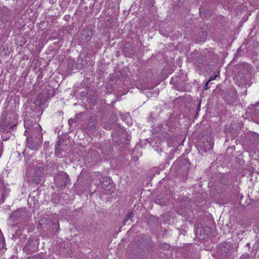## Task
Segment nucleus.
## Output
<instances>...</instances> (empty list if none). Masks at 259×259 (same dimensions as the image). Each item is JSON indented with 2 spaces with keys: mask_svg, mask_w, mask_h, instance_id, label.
<instances>
[{
  "mask_svg": "<svg viewBox=\"0 0 259 259\" xmlns=\"http://www.w3.org/2000/svg\"><path fill=\"white\" fill-rule=\"evenodd\" d=\"M133 215L134 214L133 212H128L125 217L123 225H125V222H127L128 220H131L133 218Z\"/></svg>",
  "mask_w": 259,
  "mask_h": 259,
  "instance_id": "20",
  "label": "nucleus"
},
{
  "mask_svg": "<svg viewBox=\"0 0 259 259\" xmlns=\"http://www.w3.org/2000/svg\"><path fill=\"white\" fill-rule=\"evenodd\" d=\"M210 228L207 226H203L202 224L198 226L196 229V235L201 239H204L209 235L210 232Z\"/></svg>",
  "mask_w": 259,
  "mask_h": 259,
  "instance_id": "6",
  "label": "nucleus"
},
{
  "mask_svg": "<svg viewBox=\"0 0 259 259\" xmlns=\"http://www.w3.org/2000/svg\"><path fill=\"white\" fill-rule=\"evenodd\" d=\"M111 181V180L107 177L103 178L102 180L101 181L102 187L105 190H110Z\"/></svg>",
  "mask_w": 259,
  "mask_h": 259,
  "instance_id": "15",
  "label": "nucleus"
},
{
  "mask_svg": "<svg viewBox=\"0 0 259 259\" xmlns=\"http://www.w3.org/2000/svg\"><path fill=\"white\" fill-rule=\"evenodd\" d=\"M72 66H73V64L69 63L68 64V67H69L70 69H71L72 68Z\"/></svg>",
  "mask_w": 259,
  "mask_h": 259,
  "instance_id": "31",
  "label": "nucleus"
},
{
  "mask_svg": "<svg viewBox=\"0 0 259 259\" xmlns=\"http://www.w3.org/2000/svg\"><path fill=\"white\" fill-rule=\"evenodd\" d=\"M5 198V186L4 183L0 180V204L4 201Z\"/></svg>",
  "mask_w": 259,
  "mask_h": 259,
  "instance_id": "16",
  "label": "nucleus"
},
{
  "mask_svg": "<svg viewBox=\"0 0 259 259\" xmlns=\"http://www.w3.org/2000/svg\"><path fill=\"white\" fill-rule=\"evenodd\" d=\"M53 228L54 229H55L56 231H58L59 229V224L57 223H53Z\"/></svg>",
  "mask_w": 259,
  "mask_h": 259,
  "instance_id": "26",
  "label": "nucleus"
},
{
  "mask_svg": "<svg viewBox=\"0 0 259 259\" xmlns=\"http://www.w3.org/2000/svg\"><path fill=\"white\" fill-rule=\"evenodd\" d=\"M254 113L259 116V103H257L255 106Z\"/></svg>",
  "mask_w": 259,
  "mask_h": 259,
  "instance_id": "24",
  "label": "nucleus"
},
{
  "mask_svg": "<svg viewBox=\"0 0 259 259\" xmlns=\"http://www.w3.org/2000/svg\"><path fill=\"white\" fill-rule=\"evenodd\" d=\"M120 76V75H115V76H114V77H115V78L117 77L118 78H119Z\"/></svg>",
  "mask_w": 259,
  "mask_h": 259,
  "instance_id": "32",
  "label": "nucleus"
},
{
  "mask_svg": "<svg viewBox=\"0 0 259 259\" xmlns=\"http://www.w3.org/2000/svg\"><path fill=\"white\" fill-rule=\"evenodd\" d=\"M8 133L4 132V133L2 134V137L4 140H7L8 139V137H7L6 135Z\"/></svg>",
  "mask_w": 259,
  "mask_h": 259,
  "instance_id": "29",
  "label": "nucleus"
},
{
  "mask_svg": "<svg viewBox=\"0 0 259 259\" xmlns=\"http://www.w3.org/2000/svg\"><path fill=\"white\" fill-rule=\"evenodd\" d=\"M44 168L42 166H38L34 170V176L32 178V181L36 184H38L41 182V177L44 174Z\"/></svg>",
  "mask_w": 259,
  "mask_h": 259,
  "instance_id": "8",
  "label": "nucleus"
},
{
  "mask_svg": "<svg viewBox=\"0 0 259 259\" xmlns=\"http://www.w3.org/2000/svg\"><path fill=\"white\" fill-rule=\"evenodd\" d=\"M26 209L23 208L14 211L10 217L14 220H20L26 217Z\"/></svg>",
  "mask_w": 259,
  "mask_h": 259,
  "instance_id": "9",
  "label": "nucleus"
},
{
  "mask_svg": "<svg viewBox=\"0 0 259 259\" xmlns=\"http://www.w3.org/2000/svg\"><path fill=\"white\" fill-rule=\"evenodd\" d=\"M77 121V120H76V118H74V119H70L69 120H68V124L71 126L73 125V124L74 123H75Z\"/></svg>",
  "mask_w": 259,
  "mask_h": 259,
  "instance_id": "25",
  "label": "nucleus"
},
{
  "mask_svg": "<svg viewBox=\"0 0 259 259\" xmlns=\"http://www.w3.org/2000/svg\"><path fill=\"white\" fill-rule=\"evenodd\" d=\"M213 142L211 138L207 140L205 142L200 146V149L202 150L204 152H207L210 151L213 149Z\"/></svg>",
  "mask_w": 259,
  "mask_h": 259,
  "instance_id": "12",
  "label": "nucleus"
},
{
  "mask_svg": "<svg viewBox=\"0 0 259 259\" xmlns=\"http://www.w3.org/2000/svg\"><path fill=\"white\" fill-rule=\"evenodd\" d=\"M206 39V34L205 32L202 33V36L200 37L198 41L204 42Z\"/></svg>",
  "mask_w": 259,
  "mask_h": 259,
  "instance_id": "23",
  "label": "nucleus"
},
{
  "mask_svg": "<svg viewBox=\"0 0 259 259\" xmlns=\"http://www.w3.org/2000/svg\"><path fill=\"white\" fill-rule=\"evenodd\" d=\"M225 101L228 104H231L234 102L236 98V95L233 91L227 92L224 96Z\"/></svg>",
  "mask_w": 259,
  "mask_h": 259,
  "instance_id": "14",
  "label": "nucleus"
},
{
  "mask_svg": "<svg viewBox=\"0 0 259 259\" xmlns=\"http://www.w3.org/2000/svg\"><path fill=\"white\" fill-rule=\"evenodd\" d=\"M252 67L248 63H243L237 65L238 71L235 77V81L239 87L250 85L252 75L250 71Z\"/></svg>",
  "mask_w": 259,
  "mask_h": 259,
  "instance_id": "1",
  "label": "nucleus"
},
{
  "mask_svg": "<svg viewBox=\"0 0 259 259\" xmlns=\"http://www.w3.org/2000/svg\"><path fill=\"white\" fill-rule=\"evenodd\" d=\"M69 181L68 175L64 171H59L54 177L55 185L61 189L65 188Z\"/></svg>",
  "mask_w": 259,
  "mask_h": 259,
  "instance_id": "4",
  "label": "nucleus"
},
{
  "mask_svg": "<svg viewBox=\"0 0 259 259\" xmlns=\"http://www.w3.org/2000/svg\"><path fill=\"white\" fill-rule=\"evenodd\" d=\"M249 245H250V243H249L247 244V246H249Z\"/></svg>",
  "mask_w": 259,
  "mask_h": 259,
  "instance_id": "34",
  "label": "nucleus"
},
{
  "mask_svg": "<svg viewBox=\"0 0 259 259\" xmlns=\"http://www.w3.org/2000/svg\"><path fill=\"white\" fill-rule=\"evenodd\" d=\"M8 113L4 111L0 120V128L7 133H10L16 128L17 123H12L11 117H8Z\"/></svg>",
  "mask_w": 259,
  "mask_h": 259,
  "instance_id": "3",
  "label": "nucleus"
},
{
  "mask_svg": "<svg viewBox=\"0 0 259 259\" xmlns=\"http://www.w3.org/2000/svg\"><path fill=\"white\" fill-rule=\"evenodd\" d=\"M220 70L217 71V74L214 75H211L209 77V79L208 80V82H210L212 80H213L217 78V77L219 76Z\"/></svg>",
  "mask_w": 259,
  "mask_h": 259,
  "instance_id": "21",
  "label": "nucleus"
},
{
  "mask_svg": "<svg viewBox=\"0 0 259 259\" xmlns=\"http://www.w3.org/2000/svg\"><path fill=\"white\" fill-rule=\"evenodd\" d=\"M155 203L161 206L165 205L166 204V201L163 198H156L155 200Z\"/></svg>",
  "mask_w": 259,
  "mask_h": 259,
  "instance_id": "18",
  "label": "nucleus"
},
{
  "mask_svg": "<svg viewBox=\"0 0 259 259\" xmlns=\"http://www.w3.org/2000/svg\"><path fill=\"white\" fill-rule=\"evenodd\" d=\"M27 259H42V258L38 255H35L28 257Z\"/></svg>",
  "mask_w": 259,
  "mask_h": 259,
  "instance_id": "27",
  "label": "nucleus"
},
{
  "mask_svg": "<svg viewBox=\"0 0 259 259\" xmlns=\"http://www.w3.org/2000/svg\"><path fill=\"white\" fill-rule=\"evenodd\" d=\"M143 88H144V89H148L147 88H145V87H143Z\"/></svg>",
  "mask_w": 259,
  "mask_h": 259,
  "instance_id": "35",
  "label": "nucleus"
},
{
  "mask_svg": "<svg viewBox=\"0 0 259 259\" xmlns=\"http://www.w3.org/2000/svg\"><path fill=\"white\" fill-rule=\"evenodd\" d=\"M32 125V122L29 120L24 121V126L27 130L29 129Z\"/></svg>",
  "mask_w": 259,
  "mask_h": 259,
  "instance_id": "22",
  "label": "nucleus"
},
{
  "mask_svg": "<svg viewBox=\"0 0 259 259\" xmlns=\"http://www.w3.org/2000/svg\"><path fill=\"white\" fill-rule=\"evenodd\" d=\"M190 162L189 159L185 158L178 159L172 166V168L178 172L183 175H187L190 168Z\"/></svg>",
  "mask_w": 259,
  "mask_h": 259,
  "instance_id": "2",
  "label": "nucleus"
},
{
  "mask_svg": "<svg viewBox=\"0 0 259 259\" xmlns=\"http://www.w3.org/2000/svg\"><path fill=\"white\" fill-rule=\"evenodd\" d=\"M43 222H44L43 220H41L39 222V224H40V225H42V224Z\"/></svg>",
  "mask_w": 259,
  "mask_h": 259,
  "instance_id": "33",
  "label": "nucleus"
},
{
  "mask_svg": "<svg viewBox=\"0 0 259 259\" xmlns=\"http://www.w3.org/2000/svg\"><path fill=\"white\" fill-rule=\"evenodd\" d=\"M63 142V139H59L57 143L55 145V154L58 157H62L63 156V152L64 151L63 149V145L62 144Z\"/></svg>",
  "mask_w": 259,
  "mask_h": 259,
  "instance_id": "11",
  "label": "nucleus"
},
{
  "mask_svg": "<svg viewBox=\"0 0 259 259\" xmlns=\"http://www.w3.org/2000/svg\"><path fill=\"white\" fill-rule=\"evenodd\" d=\"M220 248L225 253V255H228L232 252L233 245L230 243L223 242L220 244Z\"/></svg>",
  "mask_w": 259,
  "mask_h": 259,
  "instance_id": "10",
  "label": "nucleus"
},
{
  "mask_svg": "<svg viewBox=\"0 0 259 259\" xmlns=\"http://www.w3.org/2000/svg\"><path fill=\"white\" fill-rule=\"evenodd\" d=\"M15 257H12V258H11L10 259H12V258H14Z\"/></svg>",
  "mask_w": 259,
  "mask_h": 259,
  "instance_id": "37",
  "label": "nucleus"
},
{
  "mask_svg": "<svg viewBox=\"0 0 259 259\" xmlns=\"http://www.w3.org/2000/svg\"><path fill=\"white\" fill-rule=\"evenodd\" d=\"M96 125V123L95 121H93L89 122V126L90 127H92V128H95Z\"/></svg>",
  "mask_w": 259,
  "mask_h": 259,
  "instance_id": "28",
  "label": "nucleus"
},
{
  "mask_svg": "<svg viewBox=\"0 0 259 259\" xmlns=\"http://www.w3.org/2000/svg\"><path fill=\"white\" fill-rule=\"evenodd\" d=\"M210 82H208V81L206 82L205 85H204V90H207L209 88V87H208V83H209Z\"/></svg>",
  "mask_w": 259,
  "mask_h": 259,
  "instance_id": "30",
  "label": "nucleus"
},
{
  "mask_svg": "<svg viewBox=\"0 0 259 259\" xmlns=\"http://www.w3.org/2000/svg\"><path fill=\"white\" fill-rule=\"evenodd\" d=\"M205 62V58L202 56L198 57L196 60V63L198 64L197 65L199 67H201V66L203 65Z\"/></svg>",
  "mask_w": 259,
  "mask_h": 259,
  "instance_id": "17",
  "label": "nucleus"
},
{
  "mask_svg": "<svg viewBox=\"0 0 259 259\" xmlns=\"http://www.w3.org/2000/svg\"><path fill=\"white\" fill-rule=\"evenodd\" d=\"M5 244V239L3 235L2 232L0 230V250L3 248Z\"/></svg>",
  "mask_w": 259,
  "mask_h": 259,
  "instance_id": "19",
  "label": "nucleus"
},
{
  "mask_svg": "<svg viewBox=\"0 0 259 259\" xmlns=\"http://www.w3.org/2000/svg\"><path fill=\"white\" fill-rule=\"evenodd\" d=\"M93 35V31L92 29L89 27L86 28L82 34H81V38L82 40H83L85 42H88L90 40L92 37Z\"/></svg>",
  "mask_w": 259,
  "mask_h": 259,
  "instance_id": "13",
  "label": "nucleus"
},
{
  "mask_svg": "<svg viewBox=\"0 0 259 259\" xmlns=\"http://www.w3.org/2000/svg\"><path fill=\"white\" fill-rule=\"evenodd\" d=\"M41 145V142L35 141L31 135L26 138V146L31 150H37L40 147Z\"/></svg>",
  "mask_w": 259,
  "mask_h": 259,
  "instance_id": "7",
  "label": "nucleus"
},
{
  "mask_svg": "<svg viewBox=\"0 0 259 259\" xmlns=\"http://www.w3.org/2000/svg\"><path fill=\"white\" fill-rule=\"evenodd\" d=\"M27 130H26L25 131V134L27 132Z\"/></svg>",
  "mask_w": 259,
  "mask_h": 259,
  "instance_id": "36",
  "label": "nucleus"
},
{
  "mask_svg": "<svg viewBox=\"0 0 259 259\" xmlns=\"http://www.w3.org/2000/svg\"><path fill=\"white\" fill-rule=\"evenodd\" d=\"M38 245V242L36 238H29L23 247V250L28 254L34 253L37 249Z\"/></svg>",
  "mask_w": 259,
  "mask_h": 259,
  "instance_id": "5",
  "label": "nucleus"
}]
</instances>
